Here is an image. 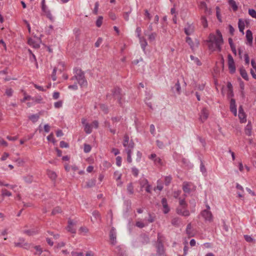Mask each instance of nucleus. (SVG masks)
<instances>
[{
  "label": "nucleus",
  "mask_w": 256,
  "mask_h": 256,
  "mask_svg": "<svg viewBox=\"0 0 256 256\" xmlns=\"http://www.w3.org/2000/svg\"><path fill=\"white\" fill-rule=\"evenodd\" d=\"M216 34V36L212 33L210 34L208 37V40H206L209 50L212 52L216 50L220 52L222 50L220 46L224 42L222 34L220 30H217Z\"/></svg>",
  "instance_id": "obj_1"
},
{
  "label": "nucleus",
  "mask_w": 256,
  "mask_h": 256,
  "mask_svg": "<svg viewBox=\"0 0 256 256\" xmlns=\"http://www.w3.org/2000/svg\"><path fill=\"white\" fill-rule=\"evenodd\" d=\"M121 89L118 87H114L111 90L112 94H107L106 96L107 99L110 98L112 95L115 100H117L120 105L122 106V100L123 97V94L121 92Z\"/></svg>",
  "instance_id": "obj_2"
},
{
  "label": "nucleus",
  "mask_w": 256,
  "mask_h": 256,
  "mask_svg": "<svg viewBox=\"0 0 256 256\" xmlns=\"http://www.w3.org/2000/svg\"><path fill=\"white\" fill-rule=\"evenodd\" d=\"M176 211L178 214H180L183 216H186L190 215V212L186 209V204L184 200L180 199L179 206L177 208Z\"/></svg>",
  "instance_id": "obj_3"
},
{
  "label": "nucleus",
  "mask_w": 256,
  "mask_h": 256,
  "mask_svg": "<svg viewBox=\"0 0 256 256\" xmlns=\"http://www.w3.org/2000/svg\"><path fill=\"white\" fill-rule=\"evenodd\" d=\"M42 14L44 15L46 17L48 18L50 21L53 22L54 19V18L50 12V10L48 9L45 4V0H42Z\"/></svg>",
  "instance_id": "obj_4"
},
{
  "label": "nucleus",
  "mask_w": 256,
  "mask_h": 256,
  "mask_svg": "<svg viewBox=\"0 0 256 256\" xmlns=\"http://www.w3.org/2000/svg\"><path fill=\"white\" fill-rule=\"evenodd\" d=\"M206 210H204L201 212V215L205 220L211 222L212 221V216L211 212L210 211V207L209 206L206 205Z\"/></svg>",
  "instance_id": "obj_5"
},
{
  "label": "nucleus",
  "mask_w": 256,
  "mask_h": 256,
  "mask_svg": "<svg viewBox=\"0 0 256 256\" xmlns=\"http://www.w3.org/2000/svg\"><path fill=\"white\" fill-rule=\"evenodd\" d=\"M139 183L141 188H145V190L147 192L151 193L152 186L148 184V180L146 178H140L139 180Z\"/></svg>",
  "instance_id": "obj_6"
},
{
  "label": "nucleus",
  "mask_w": 256,
  "mask_h": 256,
  "mask_svg": "<svg viewBox=\"0 0 256 256\" xmlns=\"http://www.w3.org/2000/svg\"><path fill=\"white\" fill-rule=\"evenodd\" d=\"M228 66L230 73H234L236 72L235 64L232 56L230 54L228 55Z\"/></svg>",
  "instance_id": "obj_7"
},
{
  "label": "nucleus",
  "mask_w": 256,
  "mask_h": 256,
  "mask_svg": "<svg viewBox=\"0 0 256 256\" xmlns=\"http://www.w3.org/2000/svg\"><path fill=\"white\" fill-rule=\"evenodd\" d=\"M209 111L208 110L204 108L202 109L200 114V120L202 122H204L208 117Z\"/></svg>",
  "instance_id": "obj_8"
},
{
  "label": "nucleus",
  "mask_w": 256,
  "mask_h": 256,
  "mask_svg": "<svg viewBox=\"0 0 256 256\" xmlns=\"http://www.w3.org/2000/svg\"><path fill=\"white\" fill-rule=\"evenodd\" d=\"M126 146V145H124ZM128 146L126 149V152L127 154V161L130 163L132 162V159L131 158V154L134 150V146L133 145H127Z\"/></svg>",
  "instance_id": "obj_9"
},
{
  "label": "nucleus",
  "mask_w": 256,
  "mask_h": 256,
  "mask_svg": "<svg viewBox=\"0 0 256 256\" xmlns=\"http://www.w3.org/2000/svg\"><path fill=\"white\" fill-rule=\"evenodd\" d=\"M116 229L114 228H112L110 232V238L111 243L114 244L116 243Z\"/></svg>",
  "instance_id": "obj_10"
},
{
  "label": "nucleus",
  "mask_w": 256,
  "mask_h": 256,
  "mask_svg": "<svg viewBox=\"0 0 256 256\" xmlns=\"http://www.w3.org/2000/svg\"><path fill=\"white\" fill-rule=\"evenodd\" d=\"M230 112L233 113L234 116H236L237 114L236 106L235 100L234 98H231L230 100Z\"/></svg>",
  "instance_id": "obj_11"
},
{
  "label": "nucleus",
  "mask_w": 256,
  "mask_h": 256,
  "mask_svg": "<svg viewBox=\"0 0 256 256\" xmlns=\"http://www.w3.org/2000/svg\"><path fill=\"white\" fill-rule=\"evenodd\" d=\"M76 80H78L82 79L84 76V72L82 70L79 68H76L75 70V76Z\"/></svg>",
  "instance_id": "obj_12"
},
{
  "label": "nucleus",
  "mask_w": 256,
  "mask_h": 256,
  "mask_svg": "<svg viewBox=\"0 0 256 256\" xmlns=\"http://www.w3.org/2000/svg\"><path fill=\"white\" fill-rule=\"evenodd\" d=\"M14 246L18 247H22L26 249L30 248V246L28 243L24 242V240L23 239H20L19 242H15Z\"/></svg>",
  "instance_id": "obj_13"
},
{
  "label": "nucleus",
  "mask_w": 256,
  "mask_h": 256,
  "mask_svg": "<svg viewBox=\"0 0 256 256\" xmlns=\"http://www.w3.org/2000/svg\"><path fill=\"white\" fill-rule=\"evenodd\" d=\"M122 176V174L119 171H116L114 174V178L117 182L118 186H121L122 185V182L120 181V179Z\"/></svg>",
  "instance_id": "obj_14"
},
{
  "label": "nucleus",
  "mask_w": 256,
  "mask_h": 256,
  "mask_svg": "<svg viewBox=\"0 0 256 256\" xmlns=\"http://www.w3.org/2000/svg\"><path fill=\"white\" fill-rule=\"evenodd\" d=\"M246 38L247 40L246 44L250 46H252V44L253 37L252 32L250 30H247L246 32Z\"/></svg>",
  "instance_id": "obj_15"
},
{
  "label": "nucleus",
  "mask_w": 256,
  "mask_h": 256,
  "mask_svg": "<svg viewBox=\"0 0 256 256\" xmlns=\"http://www.w3.org/2000/svg\"><path fill=\"white\" fill-rule=\"evenodd\" d=\"M76 225V222H74L72 220H69L68 221V226H67V230L68 232H70L72 233L76 232V228H74V226Z\"/></svg>",
  "instance_id": "obj_16"
},
{
  "label": "nucleus",
  "mask_w": 256,
  "mask_h": 256,
  "mask_svg": "<svg viewBox=\"0 0 256 256\" xmlns=\"http://www.w3.org/2000/svg\"><path fill=\"white\" fill-rule=\"evenodd\" d=\"M184 33L187 36H190L194 32V26L192 24H188V26L184 28Z\"/></svg>",
  "instance_id": "obj_17"
},
{
  "label": "nucleus",
  "mask_w": 256,
  "mask_h": 256,
  "mask_svg": "<svg viewBox=\"0 0 256 256\" xmlns=\"http://www.w3.org/2000/svg\"><path fill=\"white\" fill-rule=\"evenodd\" d=\"M162 204L163 206V212L164 214L168 213L169 210L170 208L168 206V204H167V200L166 198H163L162 200Z\"/></svg>",
  "instance_id": "obj_18"
},
{
  "label": "nucleus",
  "mask_w": 256,
  "mask_h": 256,
  "mask_svg": "<svg viewBox=\"0 0 256 256\" xmlns=\"http://www.w3.org/2000/svg\"><path fill=\"white\" fill-rule=\"evenodd\" d=\"M64 166L66 172H69L70 170L75 172L78 170V168L76 165L70 166L68 162H64Z\"/></svg>",
  "instance_id": "obj_19"
},
{
  "label": "nucleus",
  "mask_w": 256,
  "mask_h": 256,
  "mask_svg": "<svg viewBox=\"0 0 256 256\" xmlns=\"http://www.w3.org/2000/svg\"><path fill=\"white\" fill-rule=\"evenodd\" d=\"M172 90L174 92H176L178 94H180L181 92V87L180 86V82L178 80L176 83L175 85L172 88Z\"/></svg>",
  "instance_id": "obj_20"
},
{
  "label": "nucleus",
  "mask_w": 256,
  "mask_h": 256,
  "mask_svg": "<svg viewBox=\"0 0 256 256\" xmlns=\"http://www.w3.org/2000/svg\"><path fill=\"white\" fill-rule=\"evenodd\" d=\"M240 72L241 76L244 79L246 80H248V76L245 69H244L243 68H241L240 69Z\"/></svg>",
  "instance_id": "obj_21"
},
{
  "label": "nucleus",
  "mask_w": 256,
  "mask_h": 256,
  "mask_svg": "<svg viewBox=\"0 0 256 256\" xmlns=\"http://www.w3.org/2000/svg\"><path fill=\"white\" fill-rule=\"evenodd\" d=\"M84 131L86 134H90L92 131V126L89 123H86L84 127Z\"/></svg>",
  "instance_id": "obj_22"
},
{
  "label": "nucleus",
  "mask_w": 256,
  "mask_h": 256,
  "mask_svg": "<svg viewBox=\"0 0 256 256\" xmlns=\"http://www.w3.org/2000/svg\"><path fill=\"white\" fill-rule=\"evenodd\" d=\"M47 174L48 176L52 180H55L57 177L56 173L51 170H48Z\"/></svg>",
  "instance_id": "obj_23"
},
{
  "label": "nucleus",
  "mask_w": 256,
  "mask_h": 256,
  "mask_svg": "<svg viewBox=\"0 0 256 256\" xmlns=\"http://www.w3.org/2000/svg\"><path fill=\"white\" fill-rule=\"evenodd\" d=\"M238 118L241 123L246 122V115L245 112H238Z\"/></svg>",
  "instance_id": "obj_24"
},
{
  "label": "nucleus",
  "mask_w": 256,
  "mask_h": 256,
  "mask_svg": "<svg viewBox=\"0 0 256 256\" xmlns=\"http://www.w3.org/2000/svg\"><path fill=\"white\" fill-rule=\"evenodd\" d=\"M228 3L234 12H236L238 10V6L236 5V2L234 0H228Z\"/></svg>",
  "instance_id": "obj_25"
},
{
  "label": "nucleus",
  "mask_w": 256,
  "mask_h": 256,
  "mask_svg": "<svg viewBox=\"0 0 256 256\" xmlns=\"http://www.w3.org/2000/svg\"><path fill=\"white\" fill-rule=\"evenodd\" d=\"M238 26L239 28L240 31L244 34V22L242 21L241 19H239L238 22Z\"/></svg>",
  "instance_id": "obj_26"
},
{
  "label": "nucleus",
  "mask_w": 256,
  "mask_h": 256,
  "mask_svg": "<svg viewBox=\"0 0 256 256\" xmlns=\"http://www.w3.org/2000/svg\"><path fill=\"white\" fill-rule=\"evenodd\" d=\"M192 226L190 224H188L186 229V232L188 235V237H192L194 236V233L192 231Z\"/></svg>",
  "instance_id": "obj_27"
},
{
  "label": "nucleus",
  "mask_w": 256,
  "mask_h": 256,
  "mask_svg": "<svg viewBox=\"0 0 256 256\" xmlns=\"http://www.w3.org/2000/svg\"><path fill=\"white\" fill-rule=\"evenodd\" d=\"M40 118L39 114H32L28 116V118L32 122H36Z\"/></svg>",
  "instance_id": "obj_28"
},
{
  "label": "nucleus",
  "mask_w": 256,
  "mask_h": 256,
  "mask_svg": "<svg viewBox=\"0 0 256 256\" xmlns=\"http://www.w3.org/2000/svg\"><path fill=\"white\" fill-rule=\"evenodd\" d=\"M200 22L204 28H206L208 26V21L205 16H202L200 18Z\"/></svg>",
  "instance_id": "obj_29"
},
{
  "label": "nucleus",
  "mask_w": 256,
  "mask_h": 256,
  "mask_svg": "<svg viewBox=\"0 0 256 256\" xmlns=\"http://www.w3.org/2000/svg\"><path fill=\"white\" fill-rule=\"evenodd\" d=\"M78 84L82 88L86 87L88 85L87 81L85 78L78 80Z\"/></svg>",
  "instance_id": "obj_30"
},
{
  "label": "nucleus",
  "mask_w": 256,
  "mask_h": 256,
  "mask_svg": "<svg viewBox=\"0 0 256 256\" xmlns=\"http://www.w3.org/2000/svg\"><path fill=\"white\" fill-rule=\"evenodd\" d=\"M252 130V126L250 122H248L245 128V132L247 135H250Z\"/></svg>",
  "instance_id": "obj_31"
},
{
  "label": "nucleus",
  "mask_w": 256,
  "mask_h": 256,
  "mask_svg": "<svg viewBox=\"0 0 256 256\" xmlns=\"http://www.w3.org/2000/svg\"><path fill=\"white\" fill-rule=\"evenodd\" d=\"M100 108L105 114L108 113V108L106 105L104 104H100Z\"/></svg>",
  "instance_id": "obj_32"
},
{
  "label": "nucleus",
  "mask_w": 256,
  "mask_h": 256,
  "mask_svg": "<svg viewBox=\"0 0 256 256\" xmlns=\"http://www.w3.org/2000/svg\"><path fill=\"white\" fill-rule=\"evenodd\" d=\"M157 248H158V252L160 254H162L164 250V246L161 242H158L157 244Z\"/></svg>",
  "instance_id": "obj_33"
},
{
  "label": "nucleus",
  "mask_w": 256,
  "mask_h": 256,
  "mask_svg": "<svg viewBox=\"0 0 256 256\" xmlns=\"http://www.w3.org/2000/svg\"><path fill=\"white\" fill-rule=\"evenodd\" d=\"M104 126H105V127L109 128V130L112 134H116V129L110 128V124L108 122L106 121L104 122Z\"/></svg>",
  "instance_id": "obj_34"
},
{
  "label": "nucleus",
  "mask_w": 256,
  "mask_h": 256,
  "mask_svg": "<svg viewBox=\"0 0 256 256\" xmlns=\"http://www.w3.org/2000/svg\"><path fill=\"white\" fill-rule=\"evenodd\" d=\"M144 20H148V22L150 21L152 18L151 14L149 13L148 11L146 9L144 10Z\"/></svg>",
  "instance_id": "obj_35"
},
{
  "label": "nucleus",
  "mask_w": 256,
  "mask_h": 256,
  "mask_svg": "<svg viewBox=\"0 0 256 256\" xmlns=\"http://www.w3.org/2000/svg\"><path fill=\"white\" fill-rule=\"evenodd\" d=\"M216 15L217 18L220 22H222V17L220 16V9L218 6L216 7Z\"/></svg>",
  "instance_id": "obj_36"
},
{
  "label": "nucleus",
  "mask_w": 256,
  "mask_h": 256,
  "mask_svg": "<svg viewBox=\"0 0 256 256\" xmlns=\"http://www.w3.org/2000/svg\"><path fill=\"white\" fill-rule=\"evenodd\" d=\"M103 17L102 16H99L96 21V26L100 28L102 24Z\"/></svg>",
  "instance_id": "obj_37"
},
{
  "label": "nucleus",
  "mask_w": 256,
  "mask_h": 256,
  "mask_svg": "<svg viewBox=\"0 0 256 256\" xmlns=\"http://www.w3.org/2000/svg\"><path fill=\"white\" fill-rule=\"evenodd\" d=\"M183 190L185 192H188L190 190V184L187 182H184L183 185Z\"/></svg>",
  "instance_id": "obj_38"
},
{
  "label": "nucleus",
  "mask_w": 256,
  "mask_h": 256,
  "mask_svg": "<svg viewBox=\"0 0 256 256\" xmlns=\"http://www.w3.org/2000/svg\"><path fill=\"white\" fill-rule=\"evenodd\" d=\"M127 190L130 194H134V187L132 183L129 184L127 186Z\"/></svg>",
  "instance_id": "obj_39"
},
{
  "label": "nucleus",
  "mask_w": 256,
  "mask_h": 256,
  "mask_svg": "<svg viewBox=\"0 0 256 256\" xmlns=\"http://www.w3.org/2000/svg\"><path fill=\"white\" fill-rule=\"evenodd\" d=\"M162 188H163V186H162V183L160 180H158L157 186L154 188V190H162Z\"/></svg>",
  "instance_id": "obj_40"
},
{
  "label": "nucleus",
  "mask_w": 256,
  "mask_h": 256,
  "mask_svg": "<svg viewBox=\"0 0 256 256\" xmlns=\"http://www.w3.org/2000/svg\"><path fill=\"white\" fill-rule=\"evenodd\" d=\"M24 180L26 182L31 183L33 180V178L32 176H27L24 178Z\"/></svg>",
  "instance_id": "obj_41"
},
{
  "label": "nucleus",
  "mask_w": 256,
  "mask_h": 256,
  "mask_svg": "<svg viewBox=\"0 0 256 256\" xmlns=\"http://www.w3.org/2000/svg\"><path fill=\"white\" fill-rule=\"evenodd\" d=\"M248 14L251 16L256 18V11L254 10L249 9Z\"/></svg>",
  "instance_id": "obj_42"
},
{
  "label": "nucleus",
  "mask_w": 256,
  "mask_h": 256,
  "mask_svg": "<svg viewBox=\"0 0 256 256\" xmlns=\"http://www.w3.org/2000/svg\"><path fill=\"white\" fill-rule=\"evenodd\" d=\"M80 232L83 234H86L88 232V230L86 227H81L79 230Z\"/></svg>",
  "instance_id": "obj_43"
},
{
  "label": "nucleus",
  "mask_w": 256,
  "mask_h": 256,
  "mask_svg": "<svg viewBox=\"0 0 256 256\" xmlns=\"http://www.w3.org/2000/svg\"><path fill=\"white\" fill-rule=\"evenodd\" d=\"M98 6H99V4H98V2H97L94 4V8L93 10V13L96 15L98 14Z\"/></svg>",
  "instance_id": "obj_44"
},
{
  "label": "nucleus",
  "mask_w": 256,
  "mask_h": 256,
  "mask_svg": "<svg viewBox=\"0 0 256 256\" xmlns=\"http://www.w3.org/2000/svg\"><path fill=\"white\" fill-rule=\"evenodd\" d=\"M12 195V193L8 190H7L6 189H3L2 190V196H10Z\"/></svg>",
  "instance_id": "obj_45"
},
{
  "label": "nucleus",
  "mask_w": 256,
  "mask_h": 256,
  "mask_svg": "<svg viewBox=\"0 0 256 256\" xmlns=\"http://www.w3.org/2000/svg\"><path fill=\"white\" fill-rule=\"evenodd\" d=\"M13 92V90L12 88H6V90L5 94L7 96H11L12 95Z\"/></svg>",
  "instance_id": "obj_46"
},
{
  "label": "nucleus",
  "mask_w": 256,
  "mask_h": 256,
  "mask_svg": "<svg viewBox=\"0 0 256 256\" xmlns=\"http://www.w3.org/2000/svg\"><path fill=\"white\" fill-rule=\"evenodd\" d=\"M132 172L134 176H137L138 174L139 171L138 168H136L135 167H134V168H132Z\"/></svg>",
  "instance_id": "obj_47"
},
{
  "label": "nucleus",
  "mask_w": 256,
  "mask_h": 256,
  "mask_svg": "<svg viewBox=\"0 0 256 256\" xmlns=\"http://www.w3.org/2000/svg\"><path fill=\"white\" fill-rule=\"evenodd\" d=\"M186 42L190 46L191 48L193 46L194 43L190 37L187 36L186 39Z\"/></svg>",
  "instance_id": "obj_48"
},
{
  "label": "nucleus",
  "mask_w": 256,
  "mask_h": 256,
  "mask_svg": "<svg viewBox=\"0 0 256 256\" xmlns=\"http://www.w3.org/2000/svg\"><path fill=\"white\" fill-rule=\"evenodd\" d=\"M244 238L245 240L248 242H253L254 241V238L248 235H244Z\"/></svg>",
  "instance_id": "obj_49"
},
{
  "label": "nucleus",
  "mask_w": 256,
  "mask_h": 256,
  "mask_svg": "<svg viewBox=\"0 0 256 256\" xmlns=\"http://www.w3.org/2000/svg\"><path fill=\"white\" fill-rule=\"evenodd\" d=\"M92 124V128H98V126H99V123H98V120H94L91 124Z\"/></svg>",
  "instance_id": "obj_50"
},
{
  "label": "nucleus",
  "mask_w": 256,
  "mask_h": 256,
  "mask_svg": "<svg viewBox=\"0 0 256 256\" xmlns=\"http://www.w3.org/2000/svg\"><path fill=\"white\" fill-rule=\"evenodd\" d=\"M156 36V32H152L148 36V39L150 41H153L155 40Z\"/></svg>",
  "instance_id": "obj_51"
},
{
  "label": "nucleus",
  "mask_w": 256,
  "mask_h": 256,
  "mask_svg": "<svg viewBox=\"0 0 256 256\" xmlns=\"http://www.w3.org/2000/svg\"><path fill=\"white\" fill-rule=\"evenodd\" d=\"M62 101L59 100L54 103V106L56 108H58L62 106Z\"/></svg>",
  "instance_id": "obj_52"
},
{
  "label": "nucleus",
  "mask_w": 256,
  "mask_h": 256,
  "mask_svg": "<svg viewBox=\"0 0 256 256\" xmlns=\"http://www.w3.org/2000/svg\"><path fill=\"white\" fill-rule=\"evenodd\" d=\"M62 212V210L61 208L58 206V207H56L52 212V214H58V213H60Z\"/></svg>",
  "instance_id": "obj_53"
},
{
  "label": "nucleus",
  "mask_w": 256,
  "mask_h": 256,
  "mask_svg": "<svg viewBox=\"0 0 256 256\" xmlns=\"http://www.w3.org/2000/svg\"><path fill=\"white\" fill-rule=\"evenodd\" d=\"M136 226H138V227L140 228H142L144 227L146 225L143 222H140V221L136 222Z\"/></svg>",
  "instance_id": "obj_54"
},
{
  "label": "nucleus",
  "mask_w": 256,
  "mask_h": 256,
  "mask_svg": "<svg viewBox=\"0 0 256 256\" xmlns=\"http://www.w3.org/2000/svg\"><path fill=\"white\" fill-rule=\"evenodd\" d=\"M122 158L120 156H118L116 158V164L118 166H120L122 164Z\"/></svg>",
  "instance_id": "obj_55"
},
{
  "label": "nucleus",
  "mask_w": 256,
  "mask_h": 256,
  "mask_svg": "<svg viewBox=\"0 0 256 256\" xmlns=\"http://www.w3.org/2000/svg\"><path fill=\"white\" fill-rule=\"evenodd\" d=\"M199 7L200 9L204 10L207 7V6L204 2H200Z\"/></svg>",
  "instance_id": "obj_56"
},
{
  "label": "nucleus",
  "mask_w": 256,
  "mask_h": 256,
  "mask_svg": "<svg viewBox=\"0 0 256 256\" xmlns=\"http://www.w3.org/2000/svg\"><path fill=\"white\" fill-rule=\"evenodd\" d=\"M86 185H87V186L88 188L92 187L95 185V182L94 180H91L87 182Z\"/></svg>",
  "instance_id": "obj_57"
},
{
  "label": "nucleus",
  "mask_w": 256,
  "mask_h": 256,
  "mask_svg": "<svg viewBox=\"0 0 256 256\" xmlns=\"http://www.w3.org/2000/svg\"><path fill=\"white\" fill-rule=\"evenodd\" d=\"M108 16L110 18V19L112 20H115L116 18V14L113 12H109L108 13Z\"/></svg>",
  "instance_id": "obj_58"
},
{
  "label": "nucleus",
  "mask_w": 256,
  "mask_h": 256,
  "mask_svg": "<svg viewBox=\"0 0 256 256\" xmlns=\"http://www.w3.org/2000/svg\"><path fill=\"white\" fill-rule=\"evenodd\" d=\"M48 140L49 142L54 143V136L52 134H51L48 136Z\"/></svg>",
  "instance_id": "obj_59"
},
{
  "label": "nucleus",
  "mask_w": 256,
  "mask_h": 256,
  "mask_svg": "<svg viewBox=\"0 0 256 256\" xmlns=\"http://www.w3.org/2000/svg\"><path fill=\"white\" fill-rule=\"evenodd\" d=\"M172 180V178L170 176H166L164 179V182L166 185H168Z\"/></svg>",
  "instance_id": "obj_60"
},
{
  "label": "nucleus",
  "mask_w": 256,
  "mask_h": 256,
  "mask_svg": "<svg viewBox=\"0 0 256 256\" xmlns=\"http://www.w3.org/2000/svg\"><path fill=\"white\" fill-rule=\"evenodd\" d=\"M102 38H99L94 44L96 48L99 47L100 44L102 43Z\"/></svg>",
  "instance_id": "obj_61"
},
{
  "label": "nucleus",
  "mask_w": 256,
  "mask_h": 256,
  "mask_svg": "<svg viewBox=\"0 0 256 256\" xmlns=\"http://www.w3.org/2000/svg\"><path fill=\"white\" fill-rule=\"evenodd\" d=\"M111 120L113 123H114L116 122H119L121 120V116L112 117Z\"/></svg>",
  "instance_id": "obj_62"
},
{
  "label": "nucleus",
  "mask_w": 256,
  "mask_h": 256,
  "mask_svg": "<svg viewBox=\"0 0 256 256\" xmlns=\"http://www.w3.org/2000/svg\"><path fill=\"white\" fill-rule=\"evenodd\" d=\"M92 149L90 145H84V152L86 153L89 152Z\"/></svg>",
  "instance_id": "obj_63"
},
{
  "label": "nucleus",
  "mask_w": 256,
  "mask_h": 256,
  "mask_svg": "<svg viewBox=\"0 0 256 256\" xmlns=\"http://www.w3.org/2000/svg\"><path fill=\"white\" fill-rule=\"evenodd\" d=\"M72 256H84L82 252H72Z\"/></svg>",
  "instance_id": "obj_64"
}]
</instances>
